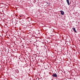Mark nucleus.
Listing matches in <instances>:
<instances>
[{
  "instance_id": "obj_1",
  "label": "nucleus",
  "mask_w": 80,
  "mask_h": 80,
  "mask_svg": "<svg viewBox=\"0 0 80 80\" xmlns=\"http://www.w3.org/2000/svg\"><path fill=\"white\" fill-rule=\"evenodd\" d=\"M52 76L54 78H56L57 77V75L56 73H55V74H53L52 75Z\"/></svg>"
},
{
  "instance_id": "obj_2",
  "label": "nucleus",
  "mask_w": 80,
  "mask_h": 80,
  "mask_svg": "<svg viewBox=\"0 0 80 80\" xmlns=\"http://www.w3.org/2000/svg\"><path fill=\"white\" fill-rule=\"evenodd\" d=\"M60 12H61V14L62 15H64V12H63V11L61 10Z\"/></svg>"
},
{
  "instance_id": "obj_7",
  "label": "nucleus",
  "mask_w": 80,
  "mask_h": 80,
  "mask_svg": "<svg viewBox=\"0 0 80 80\" xmlns=\"http://www.w3.org/2000/svg\"><path fill=\"white\" fill-rule=\"evenodd\" d=\"M38 57H40V56H38Z\"/></svg>"
},
{
  "instance_id": "obj_4",
  "label": "nucleus",
  "mask_w": 80,
  "mask_h": 80,
  "mask_svg": "<svg viewBox=\"0 0 80 80\" xmlns=\"http://www.w3.org/2000/svg\"><path fill=\"white\" fill-rule=\"evenodd\" d=\"M66 2L68 4V5H70V3L69 2V0H66Z\"/></svg>"
},
{
  "instance_id": "obj_5",
  "label": "nucleus",
  "mask_w": 80,
  "mask_h": 80,
  "mask_svg": "<svg viewBox=\"0 0 80 80\" xmlns=\"http://www.w3.org/2000/svg\"><path fill=\"white\" fill-rule=\"evenodd\" d=\"M47 3L48 4V2H47Z\"/></svg>"
},
{
  "instance_id": "obj_3",
  "label": "nucleus",
  "mask_w": 80,
  "mask_h": 80,
  "mask_svg": "<svg viewBox=\"0 0 80 80\" xmlns=\"http://www.w3.org/2000/svg\"><path fill=\"white\" fill-rule=\"evenodd\" d=\"M72 29L74 33H77V31H76V30H75V28H73Z\"/></svg>"
},
{
  "instance_id": "obj_6",
  "label": "nucleus",
  "mask_w": 80,
  "mask_h": 80,
  "mask_svg": "<svg viewBox=\"0 0 80 80\" xmlns=\"http://www.w3.org/2000/svg\"><path fill=\"white\" fill-rule=\"evenodd\" d=\"M22 17V16H20V17Z\"/></svg>"
}]
</instances>
